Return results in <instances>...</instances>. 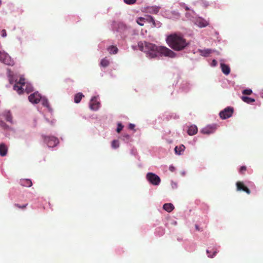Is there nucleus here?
<instances>
[{
    "instance_id": "1",
    "label": "nucleus",
    "mask_w": 263,
    "mask_h": 263,
    "mask_svg": "<svg viewBox=\"0 0 263 263\" xmlns=\"http://www.w3.org/2000/svg\"><path fill=\"white\" fill-rule=\"evenodd\" d=\"M138 46L140 50L146 52L151 58L157 57L159 54L171 58L176 56L175 52L165 46H157L154 44L146 42H139Z\"/></svg>"
},
{
    "instance_id": "2",
    "label": "nucleus",
    "mask_w": 263,
    "mask_h": 263,
    "mask_svg": "<svg viewBox=\"0 0 263 263\" xmlns=\"http://www.w3.org/2000/svg\"><path fill=\"white\" fill-rule=\"evenodd\" d=\"M166 42L172 49L177 51L184 49L189 45L183 36L177 33H172L168 35Z\"/></svg>"
},
{
    "instance_id": "3",
    "label": "nucleus",
    "mask_w": 263,
    "mask_h": 263,
    "mask_svg": "<svg viewBox=\"0 0 263 263\" xmlns=\"http://www.w3.org/2000/svg\"><path fill=\"white\" fill-rule=\"evenodd\" d=\"M44 142L50 147H53L59 143V140L54 136H42Z\"/></svg>"
},
{
    "instance_id": "4",
    "label": "nucleus",
    "mask_w": 263,
    "mask_h": 263,
    "mask_svg": "<svg viewBox=\"0 0 263 263\" xmlns=\"http://www.w3.org/2000/svg\"><path fill=\"white\" fill-rule=\"evenodd\" d=\"M146 178L151 184L154 185H159L161 181L160 178L153 173H148L146 174Z\"/></svg>"
},
{
    "instance_id": "5",
    "label": "nucleus",
    "mask_w": 263,
    "mask_h": 263,
    "mask_svg": "<svg viewBox=\"0 0 263 263\" xmlns=\"http://www.w3.org/2000/svg\"><path fill=\"white\" fill-rule=\"evenodd\" d=\"M0 61L4 64L12 66L14 64V61L11 57L6 52L0 51Z\"/></svg>"
},
{
    "instance_id": "6",
    "label": "nucleus",
    "mask_w": 263,
    "mask_h": 263,
    "mask_svg": "<svg viewBox=\"0 0 263 263\" xmlns=\"http://www.w3.org/2000/svg\"><path fill=\"white\" fill-rule=\"evenodd\" d=\"M234 112V109L232 107H227L219 112V116L222 119H226L231 117Z\"/></svg>"
},
{
    "instance_id": "7",
    "label": "nucleus",
    "mask_w": 263,
    "mask_h": 263,
    "mask_svg": "<svg viewBox=\"0 0 263 263\" xmlns=\"http://www.w3.org/2000/svg\"><path fill=\"white\" fill-rule=\"evenodd\" d=\"M41 98H42V97H41V95L39 93H38L37 92H34L32 94H31L28 97L29 101L30 102L34 103V104L38 103L40 101Z\"/></svg>"
},
{
    "instance_id": "8",
    "label": "nucleus",
    "mask_w": 263,
    "mask_h": 263,
    "mask_svg": "<svg viewBox=\"0 0 263 263\" xmlns=\"http://www.w3.org/2000/svg\"><path fill=\"white\" fill-rule=\"evenodd\" d=\"M195 24L200 28H203L208 26L209 23V21L201 17H198L195 19Z\"/></svg>"
},
{
    "instance_id": "9",
    "label": "nucleus",
    "mask_w": 263,
    "mask_h": 263,
    "mask_svg": "<svg viewBox=\"0 0 263 263\" xmlns=\"http://www.w3.org/2000/svg\"><path fill=\"white\" fill-rule=\"evenodd\" d=\"M237 190L238 191H244L246 192L248 194H250L251 192L250 190L242 182L238 181L236 183Z\"/></svg>"
},
{
    "instance_id": "10",
    "label": "nucleus",
    "mask_w": 263,
    "mask_h": 263,
    "mask_svg": "<svg viewBox=\"0 0 263 263\" xmlns=\"http://www.w3.org/2000/svg\"><path fill=\"white\" fill-rule=\"evenodd\" d=\"M89 107L91 110H97L99 107V103L97 101L96 97H93L90 101Z\"/></svg>"
},
{
    "instance_id": "11",
    "label": "nucleus",
    "mask_w": 263,
    "mask_h": 263,
    "mask_svg": "<svg viewBox=\"0 0 263 263\" xmlns=\"http://www.w3.org/2000/svg\"><path fill=\"white\" fill-rule=\"evenodd\" d=\"M215 129H216L215 125L208 126L203 128L201 130V132H202V133H203L204 134L209 135L210 134L213 133L215 131Z\"/></svg>"
},
{
    "instance_id": "12",
    "label": "nucleus",
    "mask_w": 263,
    "mask_h": 263,
    "mask_svg": "<svg viewBox=\"0 0 263 263\" xmlns=\"http://www.w3.org/2000/svg\"><path fill=\"white\" fill-rule=\"evenodd\" d=\"M144 22H147L149 23H152L151 27H157V24L154 19V18L151 15H145L143 17Z\"/></svg>"
},
{
    "instance_id": "13",
    "label": "nucleus",
    "mask_w": 263,
    "mask_h": 263,
    "mask_svg": "<svg viewBox=\"0 0 263 263\" xmlns=\"http://www.w3.org/2000/svg\"><path fill=\"white\" fill-rule=\"evenodd\" d=\"M8 152V147L4 143L0 144V156H5Z\"/></svg>"
},
{
    "instance_id": "14",
    "label": "nucleus",
    "mask_w": 263,
    "mask_h": 263,
    "mask_svg": "<svg viewBox=\"0 0 263 263\" xmlns=\"http://www.w3.org/2000/svg\"><path fill=\"white\" fill-rule=\"evenodd\" d=\"M198 132V128L195 125L190 126L187 130V134L190 136H193L197 134Z\"/></svg>"
},
{
    "instance_id": "15",
    "label": "nucleus",
    "mask_w": 263,
    "mask_h": 263,
    "mask_svg": "<svg viewBox=\"0 0 263 263\" xmlns=\"http://www.w3.org/2000/svg\"><path fill=\"white\" fill-rule=\"evenodd\" d=\"M220 67L221 68V70L222 72L228 75L230 72V67L225 64L221 63Z\"/></svg>"
},
{
    "instance_id": "16",
    "label": "nucleus",
    "mask_w": 263,
    "mask_h": 263,
    "mask_svg": "<svg viewBox=\"0 0 263 263\" xmlns=\"http://www.w3.org/2000/svg\"><path fill=\"white\" fill-rule=\"evenodd\" d=\"M21 184L25 187H30L32 185V181L30 179H24L20 181Z\"/></svg>"
},
{
    "instance_id": "17",
    "label": "nucleus",
    "mask_w": 263,
    "mask_h": 263,
    "mask_svg": "<svg viewBox=\"0 0 263 263\" xmlns=\"http://www.w3.org/2000/svg\"><path fill=\"white\" fill-rule=\"evenodd\" d=\"M163 208L167 212H171L174 210V206L173 204L168 203H165L163 206Z\"/></svg>"
},
{
    "instance_id": "18",
    "label": "nucleus",
    "mask_w": 263,
    "mask_h": 263,
    "mask_svg": "<svg viewBox=\"0 0 263 263\" xmlns=\"http://www.w3.org/2000/svg\"><path fill=\"white\" fill-rule=\"evenodd\" d=\"M13 89L20 95L23 92L24 90V87L16 83L13 86Z\"/></svg>"
},
{
    "instance_id": "19",
    "label": "nucleus",
    "mask_w": 263,
    "mask_h": 263,
    "mask_svg": "<svg viewBox=\"0 0 263 263\" xmlns=\"http://www.w3.org/2000/svg\"><path fill=\"white\" fill-rule=\"evenodd\" d=\"M84 96L82 94L81 92H79L75 95L74 97V101L76 103H79L81 101L83 97H84Z\"/></svg>"
},
{
    "instance_id": "20",
    "label": "nucleus",
    "mask_w": 263,
    "mask_h": 263,
    "mask_svg": "<svg viewBox=\"0 0 263 263\" xmlns=\"http://www.w3.org/2000/svg\"><path fill=\"white\" fill-rule=\"evenodd\" d=\"M185 149V146L183 145L177 146L175 148V153L178 155H181V152H183Z\"/></svg>"
},
{
    "instance_id": "21",
    "label": "nucleus",
    "mask_w": 263,
    "mask_h": 263,
    "mask_svg": "<svg viewBox=\"0 0 263 263\" xmlns=\"http://www.w3.org/2000/svg\"><path fill=\"white\" fill-rule=\"evenodd\" d=\"M212 50L210 49H206L203 50H200L199 52L200 54L204 57H208L212 53Z\"/></svg>"
},
{
    "instance_id": "22",
    "label": "nucleus",
    "mask_w": 263,
    "mask_h": 263,
    "mask_svg": "<svg viewBox=\"0 0 263 263\" xmlns=\"http://www.w3.org/2000/svg\"><path fill=\"white\" fill-rule=\"evenodd\" d=\"M107 49L110 54H116L118 51V48L115 46H110Z\"/></svg>"
},
{
    "instance_id": "23",
    "label": "nucleus",
    "mask_w": 263,
    "mask_h": 263,
    "mask_svg": "<svg viewBox=\"0 0 263 263\" xmlns=\"http://www.w3.org/2000/svg\"><path fill=\"white\" fill-rule=\"evenodd\" d=\"M242 100L247 103H251L255 102V100L253 98H251L248 97L242 96L241 97Z\"/></svg>"
},
{
    "instance_id": "24",
    "label": "nucleus",
    "mask_w": 263,
    "mask_h": 263,
    "mask_svg": "<svg viewBox=\"0 0 263 263\" xmlns=\"http://www.w3.org/2000/svg\"><path fill=\"white\" fill-rule=\"evenodd\" d=\"M5 117L6 119V120L8 122H9L10 123H12V115L9 111H6L5 113Z\"/></svg>"
},
{
    "instance_id": "25",
    "label": "nucleus",
    "mask_w": 263,
    "mask_h": 263,
    "mask_svg": "<svg viewBox=\"0 0 263 263\" xmlns=\"http://www.w3.org/2000/svg\"><path fill=\"white\" fill-rule=\"evenodd\" d=\"M109 64V62L106 58L102 59L100 63L101 66L104 67H106L108 66Z\"/></svg>"
},
{
    "instance_id": "26",
    "label": "nucleus",
    "mask_w": 263,
    "mask_h": 263,
    "mask_svg": "<svg viewBox=\"0 0 263 263\" xmlns=\"http://www.w3.org/2000/svg\"><path fill=\"white\" fill-rule=\"evenodd\" d=\"M24 90L27 93H29V92H30L33 91V87H32V86L31 85L27 84L24 87Z\"/></svg>"
},
{
    "instance_id": "27",
    "label": "nucleus",
    "mask_w": 263,
    "mask_h": 263,
    "mask_svg": "<svg viewBox=\"0 0 263 263\" xmlns=\"http://www.w3.org/2000/svg\"><path fill=\"white\" fill-rule=\"evenodd\" d=\"M111 146L114 148H117L119 146V141L118 140H113L111 142Z\"/></svg>"
},
{
    "instance_id": "28",
    "label": "nucleus",
    "mask_w": 263,
    "mask_h": 263,
    "mask_svg": "<svg viewBox=\"0 0 263 263\" xmlns=\"http://www.w3.org/2000/svg\"><path fill=\"white\" fill-rule=\"evenodd\" d=\"M17 84L20 85L23 87H25L26 85L25 83V80L23 78H21L18 82L16 83Z\"/></svg>"
},
{
    "instance_id": "29",
    "label": "nucleus",
    "mask_w": 263,
    "mask_h": 263,
    "mask_svg": "<svg viewBox=\"0 0 263 263\" xmlns=\"http://www.w3.org/2000/svg\"><path fill=\"white\" fill-rule=\"evenodd\" d=\"M252 93V90L250 89H246L242 91V94L245 95H250Z\"/></svg>"
},
{
    "instance_id": "30",
    "label": "nucleus",
    "mask_w": 263,
    "mask_h": 263,
    "mask_svg": "<svg viewBox=\"0 0 263 263\" xmlns=\"http://www.w3.org/2000/svg\"><path fill=\"white\" fill-rule=\"evenodd\" d=\"M137 23L140 26H143L144 25V22L143 17H139L137 20Z\"/></svg>"
},
{
    "instance_id": "31",
    "label": "nucleus",
    "mask_w": 263,
    "mask_h": 263,
    "mask_svg": "<svg viewBox=\"0 0 263 263\" xmlns=\"http://www.w3.org/2000/svg\"><path fill=\"white\" fill-rule=\"evenodd\" d=\"M130 138V137L129 135L126 134L122 136V139L126 142H128Z\"/></svg>"
},
{
    "instance_id": "32",
    "label": "nucleus",
    "mask_w": 263,
    "mask_h": 263,
    "mask_svg": "<svg viewBox=\"0 0 263 263\" xmlns=\"http://www.w3.org/2000/svg\"><path fill=\"white\" fill-rule=\"evenodd\" d=\"M123 1L128 5H132L136 2V0H123Z\"/></svg>"
},
{
    "instance_id": "33",
    "label": "nucleus",
    "mask_w": 263,
    "mask_h": 263,
    "mask_svg": "<svg viewBox=\"0 0 263 263\" xmlns=\"http://www.w3.org/2000/svg\"><path fill=\"white\" fill-rule=\"evenodd\" d=\"M123 128V126L122 125L121 123H119L118 124V127L117 128V132L119 133L121 132V131L122 130Z\"/></svg>"
},
{
    "instance_id": "34",
    "label": "nucleus",
    "mask_w": 263,
    "mask_h": 263,
    "mask_svg": "<svg viewBox=\"0 0 263 263\" xmlns=\"http://www.w3.org/2000/svg\"><path fill=\"white\" fill-rule=\"evenodd\" d=\"M27 205V204H24L23 205H19L17 203H15V204H14V206L15 207L18 208L22 209H24L26 208Z\"/></svg>"
},
{
    "instance_id": "35",
    "label": "nucleus",
    "mask_w": 263,
    "mask_h": 263,
    "mask_svg": "<svg viewBox=\"0 0 263 263\" xmlns=\"http://www.w3.org/2000/svg\"><path fill=\"white\" fill-rule=\"evenodd\" d=\"M206 253L209 254V255H208V256H209V257L213 258L214 256H215V255H216V253H217V252H216V251H214V252H213V254H212V255H211V254H210V251H209L208 250H206Z\"/></svg>"
},
{
    "instance_id": "36",
    "label": "nucleus",
    "mask_w": 263,
    "mask_h": 263,
    "mask_svg": "<svg viewBox=\"0 0 263 263\" xmlns=\"http://www.w3.org/2000/svg\"><path fill=\"white\" fill-rule=\"evenodd\" d=\"M247 170V167L245 166H242L240 168V173L243 174L244 172Z\"/></svg>"
},
{
    "instance_id": "37",
    "label": "nucleus",
    "mask_w": 263,
    "mask_h": 263,
    "mask_svg": "<svg viewBox=\"0 0 263 263\" xmlns=\"http://www.w3.org/2000/svg\"><path fill=\"white\" fill-rule=\"evenodd\" d=\"M1 35L3 37H5L7 36V32L5 29H3L1 31Z\"/></svg>"
},
{
    "instance_id": "38",
    "label": "nucleus",
    "mask_w": 263,
    "mask_h": 263,
    "mask_svg": "<svg viewBox=\"0 0 263 263\" xmlns=\"http://www.w3.org/2000/svg\"><path fill=\"white\" fill-rule=\"evenodd\" d=\"M42 103L43 105L45 106L48 107L49 106V103L47 100H43Z\"/></svg>"
},
{
    "instance_id": "39",
    "label": "nucleus",
    "mask_w": 263,
    "mask_h": 263,
    "mask_svg": "<svg viewBox=\"0 0 263 263\" xmlns=\"http://www.w3.org/2000/svg\"><path fill=\"white\" fill-rule=\"evenodd\" d=\"M169 170L171 172H173L175 171V167L174 166H173V165H171L169 167Z\"/></svg>"
},
{
    "instance_id": "40",
    "label": "nucleus",
    "mask_w": 263,
    "mask_h": 263,
    "mask_svg": "<svg viewBox=\"0 0 263 263\" xmlns=\"http://www.w3.org/2000/svg\"><path fill=\"white\" fill-rule=\"evenodd\" d=\"M217 64V61L215 60H213L212 62L211 65L213 66H215Z\"/></svg>"
},
{
    "instance_id": "41",
    "label": "nucleus",
    "mask_w": 263,
    "mask_h": 263,
    "mask_svg": "<svg viewBox=\"0 0 263 263\" xmlns=\"http://www.w3.org/2000/svg\"><path fill=\"white\" fill-rule=\"evenodd\" d=\"M135 127V125L133 124H129V128L130 129H134Z\"/></svg>"
},
{
    "instance_id": "42",
    "label": "nucleus",
    "mask_w": 263,
    "mask_h": 263,
    "mask_svg": "<svg viewBox=\"0 0 263 263\" xmlns=\"http://www.w3.org/2000/svg\"><path fill=\"white\" fill-rule=\"evenodd\" d=\"M181 5L182 6V7H183L185 8V9L186 10H189V7L187 6H186L184 4H182Z\"/></svg>"
},
{
    "instance_id": "43",
    "label": "nucleus",
    "mask_w": 263,
    "mask_h": 263,
    "mask_svg": "<svg viewBox=\"0 0 263 263\" xmlns=\"http://www.w3.org/2000/svg\"><path fill=\"white\" fill-rule=\"evenodd\" d=\"M195 228H196V229L197 230V231H199L200 230V229H199V227L198 225H196L195 226Z\"/></svg>"
},
{
    "instance_id": "44",
    "label": "nucleus",
    "mask_w": 263,
    "mask_h": 263,
    "mask_svg": "<svg viewBox=\"0 0 263 263\" xmlns=\"http://www.w3.org/2000/svg\"><path fill=\"white\" fill-rule=\"evenodd\" d=\"M9 81H10V83L11 84H12V80L11 78H10V79H9Z\"/></svg>"
}]
</instances>
